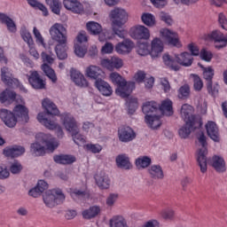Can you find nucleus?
<instances>
[{
	"instance_id": "20e7f679",
	"label": "nucleus",
	"mask_w": 227,
	"mask_h": 227,
	"mask_svg": "<svg viewBox=\"0 0 227 227\" xmlns=\"http://www.w3.org/2000/svg\"><path fill=\"white\" fill-rule=\"evenodd\" d=\"M60 123L67 132L72 136L75 145L78 146H84L86 145V137L79 134L81 129H79V123L75 121L74 115L70 114H62L60 115Z\"/></svg>"
},
{
	"instance_id": "6e6d98bb",
	"label": "nucleus",
	"mask_w": 227,
	"mask_h": 227,
	"mask_svg": "<svg viewBox=\"0 0 227 227\" xmlns=\"http://www.w3.org/2000/svg\"><path fill=\"white\" fill-rule=\"evenodd\" d=\"M87 192L86 190H81V189H73L70 192L71 198L74 200V201H77L78 200H81V198H84L86 196Z\"/></svg>"
},
{
	"instance_id": "a19ab883",
	"label": "nucleus",
	"mask_w": 227,
	"mask_h": 227,
	"mask_svg": "<svg viewBox=\"0 0 227 227\" xmlns=\"http://www.w3.org/2000/svg\"><path fill=\"white\" fill-rule=\"evenodd\" d=\"M163 63L170 68L171 70H174L175 72H177V70H180V66L176 64V59H175V55L171 56L169 53H165L162 56Z\"/></svg>"
},
{
	"instance_id": "09e8293b",
	"label": "nucleus",
	"mask_w": 227,
	"mask_h": 227,
	"mask_svg": "<svg viewBox=\"0 0 227 227\" xmlns=\"http://www.w3.org/2000/svg\"><path fill=\"white\" fill-rule=\"evenodd\" d=\"M82 129L84 132H90V134H91V136H93L94 137L100 136V129L95 127V124L90 121H84L82 123Z\"/></svg>"
},
{
	"instance_id": "9b49d317",
	"label": "nucleus",
	"mask_w": 227,
	"mask_h": 227,
	"mask_svg": "<svg viewBox=\"0 0 227 227\" xmlns=\"http://www.w3.org/2000/svg\"><path fill=\"white\" fill-rule=\"evenodd\" d=\"M1 81L5 84V86H10L11 88H19L21 91H27L24 85L20 84L18 79L13 78V74L12 69L8 67H3L1 68Z\"/></svg>"
},
{
	"instance_id": "a18cd8bd",
	"label": "nucleus",
	"mask_w": 227,
	"mask_h": 227,
	"mask_svg": "<svg viewBox=\"0 0 227 227\" xmlns=\"http://www.w3.org/2000/svg\"><path fill=\"white\" fill-rule=\"evenodd\" d=\"M109 227H129V223L125 217L115 215L109 220Z\"/></svg>"
},
{
	"instance_id": "c03bdc74",
	"label": "nucleus",
	"mask_w": 227,
	"mask_h": 227,
	"mask_svg": "<svg viewBox=\"0 0 227 227\" xmlns=\"http://www.w3.org/2000/svg\"><path fill=\"white\" fill-rule=\"evenodd\" d=\"M141 21L143 24H145V26H147V27H154V26H157V20L155 19V15L150 12L142 13Z\"/></svg>"
},
{
	"instance_id": "ea45409f",
	"label": "nucleus",
	"mask_w": 227,
	"mask_h": 227,
	"mask_svg": "<svg viewBox=\"0 0 227 227\" xmlns=\"http://www.w3.org/2000/svg\"><path fill=\"white\" fill-rule=\"evenodd\" d=\"M42 106L43 109H45L47 114H51V116H58V114H59V110H58V107L51 99L44 98L42 102Z\"/></svg>"
},
{
	"instance_id": "f257e3e1",
	"label": "nucleus",
	"mask_w": 227,
	"mask_h": 227,
	"mask_svg": "<svg viewBox=\"0 0 227 227\" xmlns=\"http://www.w3.org/2000/svg\"><path fill=\"white\" fill-rule=\"evenodd\" d=\"M49 34L51 40L57 43L55 45L57 58L67 59L68 58V54L67 53L68 51V33L67 27L61 23H54L50 27Z\"/></svg>"
},
{
	"instance_id": "aec40b11",
	"label": "nucleus",
	"mask_w": 227,
	"mask_h": 227,
	"mask_svg": "<svg viewBox=\"0 0 227 227\" xmlns=\"http://www.w3.org/2000/svg\"><path fill=\"white\" fill-rule=\"evenodd\" d=\"M0 120H2L5 127H8L9 129L15 128L17 126V122L20 121L12 111L5 108H2L0 110Z\"/></svg>"
},
{
	"instance_id": "473e14b6",
	"label": "nucleus",
	"mask_w": 227,
	"mask_h": 227,
	"mask_svg": "<svg viewBox=\"0 0 227 227\" xmlns=\"http://www.w3.org/2000/svg\"><path fill=\"white\" fill-rule=\"evenodd\" d=\"M211 166L216 173H226V160L222 156H213L211 160Z\"/></svg>"
},
{
	"instance_id": "3c124183",
	"label": "nucleus",
	"mask_w": 227,
	"mask_h": 227,
	"mask_svg": "<svg viewBox=\"0 0 227 227\" xmlns=\"http://www.w3.org/2000/svg\"><path fill=\"white\" fill-rule=\"evenodd\" d=\"M27 3L32 8H35V10H40L41 12H43V14L45 17L49 15V11L47 10V7H45L43 4L38 2L37 0H27Z\"/></svg>"
},
{
	"instance_id": "de8ad7c7",
	"label": "nucleus",
	"mask_w": 227,
	"mask_h": 227,
	"mask_svg": "<svg viewBox=\"0 0 227 227\" xmlns=\"http://www.w3.org/2000/svg\"><path fill=\"white\" fill-rule=\"evenodd\" d=\"M200 68L202 71L203 79H205V81H207V82H212L214 75L215 74V70L214 69V67L211 66H200Z\"/></svg>"
},
{
	"instance_id": "680f3d73",
	"label": "nucleus",
	"mask_w": 227,
	"mask_h": 227,
	"mask_svg": "<svg viewBox=\"0 0 227 227\" xmlns=\"http://www.w3.org/2000/svg\"><path fill=\"white\" fill-rule=\"evenodd\" d=\"M207 90L209 95L215 97L219 93V83L215 82L213 83L212 82H207Z\"/></svg>"
},
{
	"instance_id": "338daca9",
	"label": "nucleus",
	"mask_w": 227,
	"mask_h": 227,
	"mask_svg": "<svg viewBox=\"0 0 227 227\" xmlns=\"http://www.w3.org/2000/svg\"><path fill=\"white\" fill-rule=\"evenodd\" d=\"M128 111L129 114L136 113V109H137V98H129L127 101Z\"/></svg>"
},
{
	"instance_id": "7ed1b4c3",
	"label": "nucleus",
	"mask_w": 227,
	"mask_h": 227,
	"mask_svg": "<svg viewBox=\"0 0 227 227\" xmlns=\"http://www.w3.org/2000/svg\"><path fill=\"white\" fill-rule=\"evenodd\" d=\"M142 111L145 116V121L150 129L157 130L162 125V115L159 110V104L155 101H147L143 104Z\"/></svg>"
},
{
	"instance_id": "6e6552de",
	"label": "nucleus",
	"mask_w": 227,
	"mask_h": 227,
	"mask_svg": "<svg viewBox=\"0 0 227 227\" xmlns=\"http://www.w3.org/2000/svg\"><path fill=\"white\" fill-rule=\"evenodd\" d=\"M109 20L112 22V26H118L123 27L130 19V13L127 9L123 7H114L108 14Z\"/></svg>"
},
{
	"instance_id": "4468645a",
	"label": "nucleus",
	"mask_w": 227,
	"mask_h": 227,
	"mask_svg": "<svg viewBox=\"0 0 227 227\" xmlns=\"http://www.w3.org/2000/svg\"><path fill=\"white\" fill-rule=\"evenodd\" d=\"M129 36L133 40H150V29L144 25H135L129 29Z\"/></svg>"
},
{
	"instance_id": "f3484780",
	"label": "nucleus",
	"mask_w": 227,
	"mask_h": 227,
	"mask_svg": "<svg viewBox=\"0 0 227 227\" xmlns=\"http://www.w3.org/2000/svg\"><path fill=\"white\" fill-rule=\"evenodd\" d=\"M94 180L100 191H107L111 187V177L105 171H98L94 175Z\"/></svg>"
},
{
	"instance_id": "69168bd1",
	"label": "nucleus",
	"mask_w": 227,
	"mask_h": 227,
	"mask_svg": "<svg viewBox=\"0 0 227 227\" xmlns=\"http://www.w3.org/2000/svg\"><path fill=\"white\" fill-rule=\"evenodd\" d=\"M109 80L113 84H116L117 86L120 85L121 82H125V78H123L120 74L117 72H113L109 75Z\"/></svg>"
},
{
	"instance_id": "bf43d9fd",
	"label": "nucleus",
	"mask_w": 227,
	"mask_h": 227,
	"mask_svg": "<svg viewBox=\"0 0 227 227\" xmlns=\"http://www.w3.org/2000/svg\"><path fill=\"white\" fill-rule=\"evenodd\" d=\"M88 42V34L86 32H80L74 40V45H84Z\"/></svg>"
},
{
	"instance_id": "4d7b16f0",
	"label": "nucleus",
	"mask_w": 227,
	"mask_h": 227,
	"mask_svg": "<svg viewBox=\"0 0 227 227\" xmlns=\"http://www.w3.org/2000/svg\"><path fill=\"white\" fill-rule=\"evenodd\" d=\"M88 52V47L84 44H74V54L78 58H84Z\"/></svg>"
},
{
	"instance_id": "412c9836",
	"label": "nucleus",
	"mask_w": 227,
	"mask_h": 227,
	"mask_svg": "<svg viewBox=\"0 0 227 227\" xmlns=\"http://www.w3.org/2000/svg\"><path fill=\"white\" fill-rule=\"evenodd\" d=\"M136 47V43L132 42L130 39H125L122 42L118 43L114 46L115 52L120 54L121 56H128L130 54L134 48Z\"/></svg>"
},
{
	"instance_id": "4c0bfd02",
	"label": "nucleus",
	"mask_w": 227,
	"mask_h": 227,
	"mask_svg": "<svg viewBox=\"0 0 227 227\" xmlns=\"http://www.w3.org/2000/svg\"><path fill=\"white\" fill-rule=\"evenodd\" d=\"M102 212V207L98 205L90 206L88 209H85L82 212L83 219H95L98 215H100Z\"/></svg>"
},
{
	"instance_id": "79ce46f5",
	"label": "nucleus",
	"mask_w": 227,
	"mask_h": 227,
	"mask_svg": "<svg viewBox=\"0 0 227 227\" xmlns=\"http://www.w3.org/2000/svg\"><path fill=\"white\" fill-rule=\"evenodd\" d=\"M53 160L57 164H74L77 159L75 156L70 154H59L53 157Z\"/></svg>"
},
{
	"instance_id": "f704fd0d",
	"label": "nucleus",
	"mask_w": 227,
	"mask_h": 227,
	"mask_svg": "<svg viewBox=\"0 0 227 227\" xmlns=\"http://www.w3.org/2000/svg\"><path fill=\"white\" fill-rule=\"evenodd\" d=\"M115 163L117 168H120V169H132V162L130 161V157L125 153L117 155L115 158Z\"/></svg>"
},
{
	"instance_id": "052dcab7",
	"label": "nucleus",
	"mask_w": 227,
	"mask_h": 227,
	"mask_svg": "<svg viewBox=\"0 0 227 227\" xmlns=\"http://www.w3.org/2000/svg\"><path fill=\"white\" fill-rule=\"evenodd\" d=\"M21 37L23 38L24 42L27 43L28 47H31L33 45V36L31 35V33H29V30L23 28L20 32Z\"/></svg>"
},
{
	"instance_id": "cd10ccee",
	"label": "nucleus",
	"mask_w": 227,
	"mask_h": 227,
	"mask_svg": "<svg viewBox=\"0 0 227 227\" xmlns=\"http://www.w3.org/2000/svg\"><path fill=\"white\" fill-rule=\"evenodd\" d=\"M47 189H49V183L43 179H40L37 181L35 186L28 192V194L32 198H40Z\"/></svg>"
},
{
	"instance_id": "2eb2a0df",
	"label": "nucleus",
	"mask_w": 227,
	"mask_h": 227,
	"mask_svg": "<svg viewBox=\"0 0 227 227\" xmlns=\"http://www.w3.org/2000/svg\"><path fill=\"white\" fill-rule=\"evenodd\" d=\"M26 76L28 79L29 84L34 90H45V80L42 79L40 74L36 70H30Z\"/></svg>"
},
{
	"instance_id": "37998d69",
	"label": "nucleus",
	"mask_w": 227,
	"mask_h": 227,
	"mask_svg": "<svg viewBox=\"0 0 227 227\" xmlns=\"http://www.w3.org/2000/svg\"><path fill=\"white\" fill-rule=\"evenodd\" d=\"M0 22L6 25L10 33H17V25H15V21H13V20H12L10 17L6 16V14L0 13Z\"/></svg>"
},
{
	"instance_id": "603ef678",
	"label": "nucleus",
	"mask_w": 227,
	"mask_h": 227,
	"mask_svg": "<svg viewBox=\"0 0 227 227\" xmlns=\"http://www.w3.org/2000/svg\"><path fill=\"white\" fill-rule=\"evenodd\" d=\"M190 96H191V86L189 84H184L179 88L178 94H177L178 98H181V100H185Z\"/></svg>"
},
{
	"instance_id": "2f4dec72",
	"label": "nucleus",
	"mask_w": 227,
	"mask_h": 227,
	"mask_svg": "<svg viewBox=\"0 0 227 227\" xmlns=\"http://www.w3.org/2000/svg\"><path fill=\"white\" fill-rule=\"evenodd\" d=\"M147 173L153 180H164V169L160 164H153L149 167Z\"/></svg>"
},
{
	"instance_id": "72a5a7b5",
	"label": "nucleus",
	"mask_w": 227,
	"mask_h": 227,
	"mask_svg": "<svg viewBox=\"0 0 227 227\" xmlns=\"http://www.w3.org/2000/svg\"><path fill=\"white\" fill-rule=\"evenodd\" d=\"M176 63L181 65V67H191L192 65V55L187 51L181 52L179 54H175Z\"/></svg>"
},
{
	"instance_id": "7c9ffc66",
	"label": "nucleus",
	"mask_w": 227,
	"mask_h": 227,
	"mask_svg": "<svg viewBox=\"0 0 227 227\" xmlns=\"http://www.w3.org/2000/svg\"><path fill=\"white\" fill-rule=\"evenodd\" d=\"M95 86L103 97H111V95H113V87H111L109 82L102 79H98L95 82Z\"/></svg>"
},
{
	"instance_id": "774afa93",
	"label": "nucleus",
	"mask_w": 227,
	"mask_h": 227,
	"mask_svg": "<svg viewBox=\"0 0 227 227\" xmlns=\"http://www.w3.org/2000/svg\"><path fill=\"white\" fill-rule=\"evenodd\" d=\"M197 106V109L202 114H205L207 113V100L204 98H200L195 102Z\"/></svg>"
},
{
	"instance_id": "39448f33",
	"label": "nucleus",
	"mask_w": 227,
	"mask_h": 227,
	"mask_svg": "<svg viewBox=\"0 0 227 227\" xmlns=\"http://www.w3.org/2000/svg\"><path fill=\"white\" fill-rule=\"evenodd\" d=\"M65 193L59 188H54L46 191L43 195V201L46 207L49 208H54L58 205L65 202L66 200Z\"/></svg>"
},
{
	"instance_id": "393cba45",
	"label": "nucleus",
	"mask_w": 227,
	"mask_h": 227,
	"mask_svg": "<svg viewBox=\"0 0 227 227\" xmlns=\"http://www.w3.org/2000/svg\"><path fill=\"white\" fill-rule=\"evenodd\" d=\"M207 134L214 143L221 142V135H219V128L217 124L212 121H208L205 125Z\"/></svg>"
},
{
	"instance_id": "423d86ee",
	"label": "nucleus",
	"mask_w": 227,
	"mask_h": 227,
	"mask_svg": "<svg viewBox=\"0 0 227 227\" xmlns=\"http://www.w3.org/2000/svg\"><path fill=\"white\" fill-rule=\"evenodd\" d=\"M41 59L43 61V65H41V70L43 72L44 75L51 81L53 84L58 82V75H56V71L52 69L50 65H52L56 60V56L52 53H47L43 51L41 53Z\"/></svg>"
},
{
	"instance_id": "5fc2aeb1",
	"label": "nucleus",
	"mask_w": 227,
	"mask_h": 227,
	"mask_svg": "<svg viewBox=\"0 0 227 227\" xmlns=\"http://www.w3.org/2000/svg\"><path fill=\"white\" fill-rule=\"evenodd\" d=\"M83 148L87 152H90V153H100L104 149L100 144H86Z\"/></svg>"
},
{
	"instance_id": "a878e982",
	"label": "nucleus",
	"mask_w": 227,
	"mask_h": 227,
	"mask_svg": "<svg viewBox=\"0 0 227 227\" xmlns=\"http://www.w3.org/2000/svg\"><path fill=\"white\" fill-rule=\"evenodd\" d=\"M64 8L72 12V13H76L77 15H82L84 13V6L79 0H63Z\"/></svg>"
},
{
	"instance_id": "0e129e2a",
	"label": "nucleus",
	"mask_w": 227,
	"mask_h": 227,
	"mask_svg": "<svg viewBox=\"0 0 227 227\" xmlns=\"http://www.w3.org/2000/svg\"><path fill=\"white\" fill-rule=\"evenodd\" d=\"M160 215L166 221H171L175 217V210L171 208L162 209L160 211Z\"/></svg>"
},
{
	"instance_id": "c85d7f7f",
	"label": "nucleus",
	"mask_w": 227,
	"mask_h": 227,
	"mask_svg": "<svg viewBox=\"0 0 227 227\" xmlns=\"http://www.w3.org/2000/svg\"><path fill=\"white\" fill-rule=\"evenodd\" d=\"M84 74L88 79L98 81V79L104 75V70H102V67L97 65H90L85 68Z\"/></svg>"
},
{
	"instance_id": "c9c22d12",
	"label": "nucleus",
	"mask_w": 227,
	"mask_h": 227,
	"mask_svg": "<svg viewBox=\"0 0 227 227\" xmlns=\"http://www.w3.org/2000/svg\"><path fill=\"white\" fill-rule=\"evenodd\" d=\"M158 109L161 116H173V101L169 98L162 100Z\"/></svg>"
},
{
	"instance_id": "1a4fd4ad",
	"label": "nucleus",
	"mask_w": 227,
	"mask_h": 227,
	"mask_svg": "<svg viewBox=\"0 0 227 227\" xmlns=\"http://www.w3.org/2000/svg\"><path fill=\"white\" fill-rule=\"evenodd\" d=\"M86 30L92 36H98V42H107V40H113L111 32L104 28L100 23L97 21H88L86 23Z\"/></svg>"
},
{
	"instance_id": "8fccbe9b",
	"label": "nucleus",
	"mask_w": 227,
	"mask_h": 227,
	"mask_svg": "<svg viewBox=\"0 0 227 227\" xmlns=\"http://www.w3.org/2000/svg\"><path fill=\"white\" fill-rule=\"evenodd\" d=\"M118 200H120V194L116 192L109 193L105 200L106 208H114L116 203H118Z\"/></svg>"
},
{
	"instance_id": "f8f14e48",
	"label": "nucleus",
	"mask_w": 227,
	"mask_h": 227,
	"mask_svg": "<svg viewBox=\"0 0 227 227\" xmlns=\"http://www.w3.org/2000/svg\"><path fill=\"white\" fill-rule=\"evenodd\" d=\"M203 40L206 42H214V45L216 49H224L227 46V35H225L220 30H213L207 35H204Z\"/></svg>"
},
{
	"instance_id": "5701e85b",
	"label": "nucleus",
	"mask_w": 227,
	"mask_h": 227,
	"mask_svg": "<svg viewBox=\"0 0 227 227\" xmlns=\"http://www.w3.org/2000/svg\"><path fill=\"white\" fill-rule=\"evenodd\" d=\"M151 58L152 59H157L160 58V54L164 52V43L160 37H154L150 43Z\"/></svg>"
},
{
	"instance_id": "49530a36",
	"label": "nucleus",
	"mask_w": 227,
	"mask_h": 227,
	"mask_svg": "<svg viewBox=\"0 0 227 227\" xmlns=\"http://www.w3.org/2000/svg\"><path fill=\"white\" fill-rule=\"evenodd\" d=\"M137 52L138 56H152L150 43H148V42L138 43L137 46Z\"/></svg>"
},
{
	"instance_id": "bb28decb",
	"label": "nucleus",
	"mask_w": 227,
	"mask_h": 227,
	"mask_svg": "<svg viewBox=\"0 0 227 227\" xmlns=\"http://www.w3.org/2000/svg\"><path fill=\"white\" fill-rule=\"evenodd\" d=\"M71 81L80 88H88V80L81 71L72 68L70 70Z\"/></svg>"
},
{
	"instance_id": "a211bd4d",
	"label": "nucleus",
	"mask_w": 227,
	"mask_h": 227,
	"mask_svg": "<svg viewBox=\"0 0 227 227\" xmlns=\"http://www.w3.org/2000/svg\"><path fill=\"white\" fill-rule=\"evenodd\" d=\"M117 136L121 143H130L136 139V131L129 126H121L118 129Z\"/></svg>"
},
{
	"instance_id": "ddd939ff",
	"label": "nucleus",
	"mask_w": 227,
	"mask_h": 227,
	"mask_svg": "<svg viewBox=\"0 0 227 227\" xmlns=\"http://www.w3.org/2000/svg\"><path fill=\"white\" fill-rule=\"evenodd\" d=\"M18 104L12 109L14 116L22 123H27L29 121V109L27 108L24 98L22 97L17 98Z\"/></svg>"
},
{
	"instance_id": "e2e57ef3",
	"label": "nucleus",
	"mask_w": 227,
	"mask_h": 227,
	"mask_svg": "<svg viewBox=\"0 0 227 227\" xmlns=\"http://www.w3.org/2000/svg\"><path fill=\"white\" fill-rule=\"evenodd\" d=\"M9 168L12 175H19V173L22 171V164L17 160H14L10 163Z\"/></svg>"
},
{
	"instance_id": "dca6fc26",
	"label": "nucleus",
	"mask_w": 227,
	"mask_h": 227,
	"mask_svg": "<svg viewBox=\"0 0 227 227\" xmlns=\"http://www.w3.org/2000/svg\"><path fill=\"white\" fill-rule=\"evenodd\" d=\"M100 65L103 68H106V70L113 72V70H120L121 68H123L124 62L121 58L112 56L111 59H101Z\"/></svg>"
},
{
	"instance_id": "0eeeda50",
	"label": "nucleus",
	"mask_w": 227,
	"mask_h": 227,
	"mask_svg": "<svg viewBox=\"0 0 227 227\" xmlns=\"http://www.w3.org/2000/svg\"><path fill=\"white\" fill-rule=\"evenodd\" d=\"M197 146L199 150L197 152V161L200 168L201 173H207V137L205 134L200 133L197 137Z\"/></svg>"
},
{
	"instance_id": "f03ea898",
	"label": "nucleus",
	"mask_w": 227,
	"mask_h": 227,
	"mask_svg": "<svg viewBox=\"0 0 227 227\" xmlns=\"http://www.w3.org/2000/svg\"><path fill=\"white\" fill-rule=\"evenodd\" d=\"M35 139V143L30 146V152L33 155H43L45 150L54 152L59 146V141L51 134L38 133Z\"/></svg>"
},
{
	"instance_id": "864d4df0",
	"label": "nucleus",
	"mask_w": 227,
	"mask_h": 227,
	"mask_svg": "<svg viewBox=\"0 0 227 227\" xmlns=\"http://www.w3.org/2000/svg\"><path fill=\"white\" fill-rule=\"evenodd\" d=\"M193 82V90L195 91H201L203 90V80L198 74H191Z\"/></svg>"
},
{
	"instance_id": "6ab92c4d",
	"label": "nucleus",
	"mask_w": 227,
	"mask_h": 227,
	"mask_svg": "<svg viewBox=\"0 0 227 227\" xmlns=\"http://www.w3.org/2000/svg\"><path fill=\"white\" fill-rule=\"evenodd\" d=\"M135 88L136 82H127V80H125L124 82H121V83H119V85H117L115 93L116 95H118V97L127 98V97H129L132 93V90H134Z\"/></svg>"
},
{
	"instance_id": "e433bc0d",
	"label": "nucleus",
	"mask_w": 227,
	"mask_h": 227,
	"mask_svg": "<svg viewBox=\"0 0 227 227\" xmlns=\"http://www.w3.org/2000/svg\"><path fill=\"white\" fill-rule=\"evenodd\" d=\"M20 96H17V94L6 89L0 94V102L1 104H4V106H10V104H12L15 99L17 101V98H19Z\"/></svg>"
},
{
	"instance_id": "58836bf2",
	"label": "nucleus",
	"mask_w": 227,
	"mask_h": 227,
	"mask_svg": "<svg viewBox=\"0 0 227 227\" xmlns=\"http://www.w3.org/2000/svg\"><path fill=\"white\" fill-rule=\"evenodd\" d=\"M152 165V158L150 156L142 155L135 160V166L140 171L150 168Z\"/></svg>"
},
{
	"instance_id": "13d9d810",
	"label": "nucleus",
	"mask_w": 227,
	"mask_h": 227,
	"mask_svg": "<svg viewBox=\"0 0 227 227\" xmlns=\"http://www.w3.org/2000/svg\"><path fill=\"white\" fill-rule=\"evenodd\" d=\"M33 35L35 38V43L37 45H42L43 47H45V39L43 38V35H42V33H40V30L36 28V27H34L33 28Z\"/></svg>"
},
{
	"instance_id": "b1692460",
	"label": "nucleus",
	"mask_w": 227,
	"mask_h": 227,
	"mask_svg": "<svg viewBox=\"0 0 227 227\" xmlns=\"http://www.w3.org/2000/svg\"><path fill=\"white\" fill-rule=\"evenodd\" d=\"M201 125V122L200 121V119H195L192 121V122H190L187 124L185 122V125L181 127L178 130V135L181 137V139H187L189 136H191V132L194 130V129H198Z\"/></svg>"
},
{
	"instance_id": "c756f323",
	"label": "nucleus",
	"mask_w": 227,
	"mask_h": 227,
	"mask_svg": "<svg viewBox=\"0 0 227 227\" xmlns=\"http://www.w3.org/2000/svg\"><path fill=\"white\" fill-rule=\"evenodd\" d=\"M37 121L42 123L45 129L49 130H54L59 124L56 121V119H47V114L41 112L37 114Z\"/></svg>"
},
{
	"instance_id": "4be33fe9",
	"label": "nucleus",
	"mask_w": 227,
	"mask_h": 227,
	"mask_svg": "<svg viewBox=\"0 0 227 227\" xmlns=\"http://www.w3.org/2000/svg\"><path fill=\"white\" fill-rule=\"evenodd\" d=\"M180 114L186 125H189V123H192L194 120H199V121L201 122L200 117L194 115V108L189 104L182 106Z\"/></svg>"
},
{
	"instance_id": "9d476101",
	"label": "nucleus",
	"mask_w": 227,
	"mask_h": 227,
	"mask_svg": "<svg viewBox=\"0 0 227 227\" xmlns=\"http://www.w3.org/2000/svg\"><path fill=\"white\" fill-rule=\"evenodd\" d=\"M159 33L160 37L163 42H165V43L172 45V47H176V49H182L184 46V44H182V41H180L178 32L171 28L163 27L160 29Z\"/></svg>"
}]
</instances>
